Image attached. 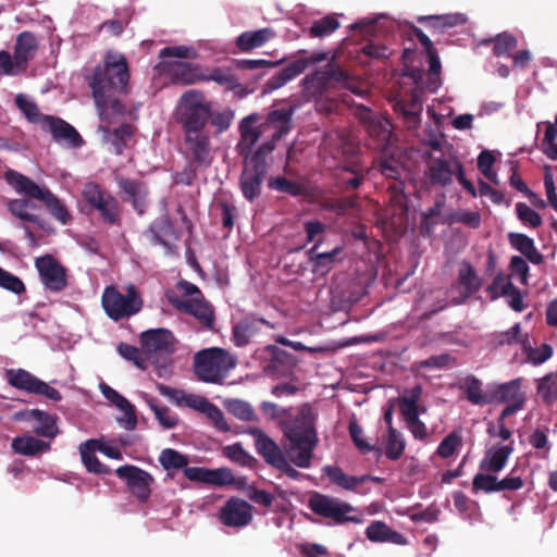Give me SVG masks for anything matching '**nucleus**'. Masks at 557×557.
Returning a JSON list of instances; mask_svg holds the SVG:
<instances>
[{"mask_svg": "<svg viewBox=\"0 0 557 557\" xmlns=\"http://www.w3.org/2000/svg\"><path fill=\"white\" fill-rule=\"evenodd\" d=\"M174 117L183 133L185 157L197 169H208L213 161L212 136L226 132L235 112L211 110L200 90L185 91L178 99Z\"/></svg>", "mask_w": 557, "mask_h": 557, "instance_id": "obj_1", "label": "nucleus"}, {"mask_svg": "<svg viewBox=\"0 0 557 557\" xmlns=\"http://www.w3.org/2000/svg\"><path fill=\"white\" fill-rule=\"evenodd\" d=\"M294 107L271 110L264 119L257 113H250L238 125L239 140L235 146L236 152L244 159H248L260 137L270 133V138L258 148L269 147V157L276 144L293 129Z\"/></svg>", "mask_w": 557, "mask_h": 557, "instance_id": "obj_2", "label": "nucleus"}, {"mask_svg": "<svg viewBox=\"0 0 557 557\" xmlns=\"http://www.w3.org/2000/svg\"><path fill=\"white\" fill-rule=\"evenodd\" d=\"M317 414L309 404H304L281 421V431L286 441L284 448L298 468L311 467L313 451L319 443L315 428Z\"/></svg>", "mask_w": 557, "mask_h": 557, "instance_id": "obj_3", "label": "nucleus"}, {"mask_svg": "<svg viewBox=\"0 0 557 557\" xmlns=\"http://www.w3.org/2000/svg\"><path fill=\"white\" fill-rule=\"evenodd\" d=\"M401 92L393 100V109L408 129L418 126V67L412 65L414 52L405 49L403 53Z\"/></svg>", "mask_w": 557, "mask_h": 557, "instance_id": "obj_4", "label": "nucleus"}, {"mask_svg": "<svg viewBox=\"0 0 557 557\" xmlns=\"http://www.w3.org/2000/svg\"><path fill=\"white\" fill-rule=\"evenodd\" d=\"M128 79L126 58L121 53L107 52L103 65L95 67L89 82L95 103L103 102V91H125Z\"/></svg>", "mask_w": 557, "mask_h": 557, "instance_id": "obj_5", "label": "nucleus"}, {"mask_svg": "<svg viewBox=\"0 0 557 557\" xmlns=\"http://www.w3.org/2000/svg\"><path fill=\"white\" fill-rule=\"evenodd\" d=\"M429 145L433 152H423V156L429 159L428 172L432 185L442 187L448 186L453 183L454 175L457 176L458 165H463L458 157L453 153L451 146L447 145L444 137L433 136L428 141L423 143Z\"/></svg>", "mask_w": 557, "mask_h": 557, "instance_id": "obj_6", "label": "nucleus"}, {"mask_svg": "<svg viewBox=\"0 0 557 557\" xmlns=\"http://www.w3.org/2000/svg\"><path fill=\"white\" fill-rule=\"evenodd\" d=\"M4 178L17 194L42 201L51 216L62 225H66L72 221V215L66 206L47 187L39 186L29 177L14 170H8L4 173Z\"/></svg>", "mask_w": 557, "mask_h": 557, "instance_id": "obj_7", "label": "nucleus"}, {"mask_svg": "<svg viewBox=\"0 0 557 557\" xmlns=\"http://www.w3.org/2000/svg\"><path fill=\"white\" fill-rule=\"evenodd\" d=\"M236 363V358L224 348H205L194 356V373L201 382L222 384Z\"/></svg>", "mask_w": 557, "mask_h": 557, "instance_id": "obj_8", "label": "nucleus"}, {"mask_svg": "<svg viewBox=\"0 0 557 557\" xmlns=\"http://www.w3.org/2000/svg\"><path fill=\"white\" fill-rule=\"evenodd\" d=\"M403 182H394L392 189V206L377 221L386 236L396 240L401 237L410 225L409 195Z\"/></svg>", "mask_w": 557, "mask_h": 557, "instance_id": "obj_9", "label": "nucleus"}, {"mask_svg": "<svg viewBox=\"0 0 557 557\" xmlns=\"http://www.w3.org/2000/svg\"><path fill=\"white\" fill-rule=\"evenodd\" d=\"M337 152L344 161L337 168L336 186L343 191L358 189L366 178L367 170L357 158L358 147L350 140L341 136L336 138Z\"/></svg>", "mask_w": 557, "mask_h": 557, "instance_id": "obj_10", "label": "nucleus"}, {"mask_svg": "<svg viewBox=\"0 0 557 557\" xmlns=\"http://www.w3.org/2000/svg\"><path fill=\"white\" fill-rule=\"evenodd\" d=\"M269 147L257 148L251 151L239 175V188L244 198L250 202L262 194V185L269 171L268 156Z\"/></svg>", "mask_w": 557, "mask_h": 557, "instance_id": "obj_11", "label": "nucleus"}, {"mask_svg": "<svg viewBox=\"0 0 557 557\" xmlns=\"http://www.w3.org/2000/svg\"><path fill=\"white\" fill-rule=\"evenodd\" d=\"M101 306L111 320L120 321L138 313L143 308V299L134 285L127 286L126 294L110 285L102 293Z\"/></svg>", "mask_w": 557, "mask_h": 557, "instance_id": "obj_12", "label": "nucleus"}, {"mask_svg": "<svg viewBox=\"0 0 557 557\" xmlns=\"http://www.w3.org/2000/svg\"><path fill=\"white\" fill-rule=\"evenodd\" d=\"M140 344L149 358L153 354H160L153 360V364L158 371V376L163 377L171 373V354L174 350V336L171 331L166 329H153L141 333Z\"/></svg>", "mask_w": 557, "mask_h": 557, "instance_id": "obj_13", "label": "nucleus"}, {"mask_svg": "<svg viewBox=\"0 0 557 557\" xmlns=\"http://www.w3.org/2000/svg\"><path fill=\"white\" fill-rule=\"evenodd\" d=\"M309 508L320 517L332 519L335 524H344L346 522L361 523L362 519L358 516H350L355 508L336 497L314 493L310 496Z\"/></svg>", "mask_w": 557, "mask_h": 557, "instance_id": "obj_14", "label": "nucleus"}, {"mask_svg": "<svg viewBox=\"0 0 557 557\" xmlns=\"http://www.w3.org/2000/svg\"><path fill=\"white\" fill-rule=\"evenodd\" d=\"M82 194L85 201L100 213L104 223L120 224V206L114 196L94 182L85 184Z\"/></svg>", "mask_w": 557, "mask_h": 557, "instance_id": "obj_15", "label": "nucleus"}, {"mask_svg": "<svg viewBox=\"0 0 557 557\" xmlns=\"http://www.w3.org/2000/svg\"><path fill=\"white\" fill-rule=\"evenodd\" d=\"M5 380L12 387L25 393L44 396L53 401L62 399V395L57 388L24 369L5 370Z\"/></svg>", "mask_w": 557, "mask_h": 557, "instance_id": "obj_16", "label": "nucleus"}, {"mask_svg": "<svg viewBox=\"0 0 557 557\" xmlns=\"http://www.w3.org/2000/svg\"><path fill=\"white\" fill-rule=\"evenodd\" d=\"M35 268L45 289L60 293L66 288L67 270L52 255L37 257Z\"/></svg>", "mask_w": 557, "mask_h": 557, "instance_id": "obj_17", "label": "nucleus"}, {"mask_svg": "<svg viewBox=\"0 0 557 557\" xmlns=\"http://www.w3.org/2000/svg\"><path fill=\"white\" fill-rule=\"evenodd\" d=\"M115 474L125 482L127 490L139 502L146 503L151 495V485L154 482L153 476L133 465H125L115 469Z\"/></svg>", "mask_w": 557, "mask_h": 557, "instance_id": "obj_18", "label": "nucleus"}, {"mask_svg": "<svg viewBox=\"0 0 557 557\" xmlns=\"http://www.w3.org/2000/svg\"><path fill=\"white\" fill-rule=\"evenodd\" d=\"M420 46H422L425 61L429 69L425 73V78L422 79L420 73V91L425 89L430 92H436L442 86V63L437 49L434 47L432 40L424 33L420 30Z\"/></svg>", "mask_w": 557, "mask_h": 557, "instance_id": "obj_19", "label": "nucleus"}, {"mask_svg": "<svg viewBox=\"0 0 557 557\" xmlns=\"http://www.w3.org/2000/svg\"><path fill=\"white\" fill-rule=\"evenodd\" d=\"M220 522L230 528H244L252 520V506L238 497H231L220 510Z\"/></svg>", "mask_w": 557, "mask_h": 557, "instance_id": "obj_20", "label": "nucleus"}, {"mask_svg": "<svg viewBox=\"0 0 557 557\" xmlns=\"http://www.w3.org/2000/svg\"><path fill=\"white\" fill-rule=\"evenodd\" d=\"M248 433L255 438L257 453L271 467L276 469L288 457L285 448L278 446L263 430L250 428Z\"/></svg>", "mask_w": 557, "mask_h": 557, "instance_id": "obj_21", "label": "nucleus"}, {"mask_svg": "<svg viewBox=\"0 0 557 557\" xmlns=\"http://www.w3.org/2000/svg\"><path fill=\"white\" fill-rule=\"evenodd\" d=\"M175 307L184 313L193 315L207 330H212L215 314L212 305L205 297H191L178 300Z\"/></svg>", "mask_w": 557, "mask_h": 557, "instance_id": "obj_22", "label": "nucleus"}, {"mask_svg": "<svg viewBox=\"0 0 557 557\" xmlns=\"http://www.w3.org/2000/svg\"><path fill=\"white\" fill-rule=\"evenodd\" d=\"M326 58V53H321L317 58H313L311 61L307 59H298L290 62L288 65H286L284 69L268 79L265 83V90L273 91L283 87L289 81L302 74L311 62L324 61Z\"/></svg>", "mask_w": 557, "mask_h": 557, "instance_id": "obj_23", "label": "nucleus"}, {"mask_svg": "<svg viewBox=\"0 0 557 557\" xmlns=\"http://www.w3.org/2000/svg\"><path fill=\"white\" fill-rule=\"evenodd\" d=\"M42 127L51 133L57 143L63 141L73 148L82 147L84 144V139L75 127L61 117L50 115Z\"/></svg>", "mask_w": 557, "mask_h": 557, "instance_id": "obj_24", "label": "nucleus"}, {"mask_svg": "<svg viewBox=\"0 0 557 557\" xmlns=\"http://www.w3.org/2000/svg\"><path fill=\"white\" fill-rule=\"evenodd\" d=\"M184 474L190 481L215 486L230 485L234 482L233 473L225 468L211 470L202 467H188L187 465Z\"/></svg>", "mask_w": 557, "mask_h": 557, "instance_id": "obj_25", "label": "nucleus"}, {"mask_svg": "<svg viewBox=\"0 0 557 557\" xmlns=\"http://www.w3.org/2000/svg\"><path fill=\"white\" fill-rule=\"evenodd\" d=\"M525 403V395L521 391V379H515L502 384L488 385V405Z\"/></svg>", "mask_w": 557, "mask_h": 557, "instance_id": "obj_26", "label": "nucleus"}, {"mask_svg": "<svg viewBox=\"0 0 557 557\" xmlns=\"http://www.w3.org/2000/svg\"><path fill=\"white\" fill-rule=\"evenodd\" d=\"M148 232L152 236L153 244L163 246L169 252H173L175 247L168 239L177 240L181 237V232L175 228L173 221L168 214L156 219L150 224Z\"/></svg>", "mask_w": 557, "mask_h": 557, "instance_id": "obj_27", "label": "nucleus"}, {"mask_svg": "<svg viewBox=\"0 0 557 557\" xmlns=\"http://www.w3.org/2000/svg\"><path fill=\"white\" fill-rule=\"evenodd\" d=\"M168 73L171 81L180 85H194L203 82L205 78L202 66L190 62H172L169 64Z\"/></svg>", "mask_w": 557, "mask_h": 557, "instance_id": "obj_28", "label": "nucleus"}, {"mask_svg": "<svg viewBox=\"0 0 557 557\" xmlns=\"http://www.w3.org/2000/svg\"><path fill=\"white\" fill-rule=\"evenodd\" d=\"M264 350L269 354V362L265 366L268 373L286 375L298 363V359L294 355L275 345H267Z\"/></svg>", "mask_w": 557, "mask_h": 557, "instance_id": "obj_29", "label": "nucleus"}, {"mask_svg": "<svg viewBox=\"0 0 557 557\" xmlns=\"http://www.w3.org/2000/svg\"><path fill=\"white\" fill-rule=\"evenodd\" d=\"M403 420L408 424L412 435L418 438V386L406 391L398 398H394Z\"/></svg>", "mask_w": 557, "mask_h": 557, "instance_id": "obj_30", "label": "nucleus"}, {"mask_svg": "<svg viewBox=\"0 0 557 557\" xmlns=\"http://www.w3.org/2000/svg\"><path fill=\"white\" fill-rule=\"evenodd\" d=\"M119 188L127 196L126 200H131L133 208L138 214H144L146 209V197L148 195V188L146 183L126 178L121 175L115 176Z\"/></svg>", "mask_w": 557, "mask_h": 557, "instance_id": "obj_31", "label": "nucleus"}, {"mask_svg": "<svg viewBox=\"0 0 557 557\" xmlns=\"http://www.w3.org/2000/svg\"><path fill=\"white\" fill-rule=\"evenodd\" d=\"M322 239H318L312 248L309 250L310 262L312 264V272L319 275H326L334 267L336 257L342 252L343 247L336 246L331 251L318 252Z\"/></svg>", "mask_w": 557, "mask_h": 557, "instance_id": "obj_32", "label": "nucleus"}, {"mask_svg": "<svg viewBox=\"0 0 557 557\" xmlns=\"http://www.w3.org/2000/svg\"><path fill=\"white\" fill-rule=\"evenodd\" d=\"M512 450L513 448L510 445L494 446L487 449L484 458L480 461V470L492 473L502 471L506 467Z\"/></svg>", "mask_w": 557, "mask_h": 557, "instance_id": "obj_33", "label": "nucleus"}, {"mask_svg": "<svg viewBox=\"0 0 557 557\" xmlns=\"http://www.w3.org/2000/svg\"><path fill=\"white\" fill-rule=\"evenodd\" d=\"M38 49L36 37L30 32L21 33L14 47L15 64L21 70H25L28 61H30Z\"/></svg>", "mask_w": 557, "mask_h": 557, "instance_id": "obj_34", "label": "nucleus"}, {"mask_svg": "<svg viewBox=\"0 0 557 557\" xmlns=\"http://www.w3.org/2000/svg\"><path fill=\"white\" fill-rule=\"evenodd\" d=\"M323 474L336 486L345 491H357L358 485L364 483L370 479L369 474L355 476L348 475L341 467L324 466L322 468Z\"/></svg>", "mask_w": 557, "mask_h": 557, "instance_id": "obj_35", "label": "nucleus"}, {"mask_svg": "<svg viewBox=\"0 0 557 557\" xmlns=\"http://www.w3.org/2000/svg\"><path fill=\"white\" fill-rule=\"evenodd\" d=\"M275 35V32L270 27L244 32L236 38V47L242 52H249L262 47L264 44L273 39Z\"/></svg>", "mask_w": 557, "mask_h": 557, "instance_id": "obj_36", "label": "nucleus"}, {"mask_svg": "<svg viewBox=\"0 0 557 557\" xmlns=\"http://www.w3.org/2000/svg\"><path fill=\"white\" fill-rule=\"evenodd\" d=\"M508 239L510 245L522 253L531 263L542 264L544 256L536 249L534 240L522 233H509Z\"/></svg>", "mask_w": 557, "mask_h": 557, "instance_id": "obj_37", "label": "nucleus"}, {"mask_svg": "<svg viewBox=\"0 0 557 557\" xmlns=\"http://www.w3.org/2000/svg\"><path fill=\"white\" fill-rule=\"evenodd\" d=\"M98 440H87L79 445V454L82 461L86 467L87 471L96 474H109L111 469L103 465L95 455L98 450Z\"/></svg>", "mask_w": 557, "mask_h": 557, "instance_id": "obj_38", "label": "nucleus"}, {"mask_svg": "<svg viewBox=\"0 0 557 557\" xmlns=\"http://www.w3.org/2000/svg\"><path fill=\"white\" fill-rule=\"evenodd\" d=\"M27 420H33L37 424L34 426V432L44 437L53 438L58 434L57 417L39 409H32L26 413Z\"/></svg>", "mask_w": 557, "mask_h": 557, "instance_id": "obj_39", "label": "nucleus"}, {"mask_svg": "<svg viewBox=\"0 0 557 557\" xmlns=\"http://www.w3.org/2000/svg\"><path fill=\"white\" fill-rule=\"evenodd\" d=\"M260 324H267L264 319L247 317L233 326V342L237 347L246 346L250 338L259 331Z\"/></svg>", "mask_w": 557, "mask_h": 557, "instance_id": "obj_40", "label": "nucleus"}, {"mask_svg": "<svg viewBox=\"0 0 557 557\" xmlns=\"http://www.w3.org/2000/svg\"><path fill=\"white\" fill-rule=\"evenodd\" d=\"M366 535L371 542H389L397 545L406 544L403 534L392 530L385 522L374 521L366 530Z\"/></svg>", "mask_w": 557, "mask_h": 557, "instance_id": "obj_41", "label": "nucleus"}, {"mask_svg": "<svg viewBox=\"0 0 557 557\" xmlns=\"http://www.w3.org/2000/svg\"><path fill=\"white\" fill-rule=\"evenodd\" d=\"M15 454L33 457L50 449V444L30 435L17 436L11 444Z\"/></svg>", "mask_w": 557, "mask_h": 557, "instance_id": "obj_42", "label": "nucleus"}, {"mask_svg": "<svg viewBox=\"0 0 557 557\" xmlns=\"http://www.w3.org/2000/svg\"><path fill=\"white\" fill-rule=\"evenodd\" d=\"M103 139L106 143L110 144L114 148L115 154H122L127 140L134 134V127L131 124L124 123L121 126L110 129L109 127H103Z\"/></svg>", "mask_w": 557, "mask_h": 557, "instance_id": "obj_43", "label": "nucleus"}, {"mask_svg": "<svg viewBox=\"0 0 557 557\" xmlns=\"http://www.w3.org/2000/svg\"><path fill=\"white\" fill-rule=\"evenodd\" d=\"M466 394V398L473 405H488V386L482 389V382L474 375L467 376L459 386Z\"/></svg>", "mask_w": 557, "mask_h": 557, "instance_id": "obj_44", "label": "nucleus"}, {"mask_svg": "<svg viewBox=\"0 0 557 557\" xmlns=\"http://www.w3.org/2000/svg\"><path fill=\"white\" fill-rule=\"evenodd\" d=\"M29 208H35L27 199H12L8 203V210L22 221L32 222L37 224L40 228H47V222L40 219L37 214L28 212Z\"/></svg>", "mask_w": 557, "mask_h": 557, "instance_id": "obj_45", "label": "nucleus"}, {"mask_svg": "<svg viewBox=\"0 0 557 557\" xmlns=\"http://www.w3.org/2000/svg\"><path fill=\"white\" fill-rule=\"evenodd\" d=\"M304 91L311 98L322 97L331 88L329 79L323 71H315L302 79Z\"/></svg>", "mask_w": 557, "mask_h": 557, "instance_id": "obj_46", "label": "nucleus"}, {"mask_svg": "<svg viewBox=\"0 0 557 557\" xmlns=\"http://www.w3.org/2000/svg\"><path fill=\"white\" fill-rule=\"evenodd\" d=\"M212 81L221 86H224L227 90H235L240 87V83L237 76L233 73L230 67H214L211 71L205 70L203 82Z\"/></svg>", "mask_w": 557, "mask_h": 557, "instance_id": "obj_47", "label": "nucleus"}, {"mask_svg": "<svg viewBox=\"0 0 557 557\" xmlns=\"http://www.w3.org/2000/svg\"><path fill=\"white\" fill-rule=\"evenodd\" d=\"M15 106L25 115L29 123L40 124L44 126V124L47 122V117L50 116L41 113L37 103L28 99L27 96L23 94H18L15 97Z\"/></svg>", "mask_w": 557, "mask_h": 557, "instance_id": "obj_48", "label": "nucleus"}, {"mask_svg": "<svg viewBox=\"0 0 557 557\" xmlns=\"http://www.w3.org/2000/svg\"><path fill=\"white\" fill-rule=\"evenodd\" d=\"M159 462L170 473L171 471L185 470L188 458L173 448H165L159 456Z\"/></svg>", "mask_w": 557, "mask_h": 557, "instance_id": "obj_49", "label": "nucleus"}, {"mask_svg": "<svg viewBox=\"0 0 557 557\" xmlns=\"http://www.w3.org/2000/svg\"><path fill=\"white\" fill-rule=\"evenodd\" d=\"M368 133L377 139L380 147H384L392 136V124L385 117H374L369 121Z\"/></svg>", "mask_w": 557, "mask_h": 557, "instance_id": "obj_50", "label": "nucleus"}, {"mask_svg": "<svg viewBox=\"0 0 557 557\" xmlns=\"http://www.w3.org/2000/svg\"><path fill=\"white\" fill-rule=\"evenodd\" d=\"M522 350L527 360L533 366L544 363L552 358L554 352L553 347L547 343H543L540 347L533 348L528 341L523 342Z\"/></svg>", "mask_w": 557, "mask_h": 557, "instance_id": "obj_51", "label": "nucleus"}, {"mask_svg": "<svg viewBox=\"0 0 557 557\" xmlns=\"http://www.w3.org/2000/svg\"><path fill=\"white\" fill-rule=\"evenodd\" d=\"M268 187L294 197L305 194V187L301 184L290 181L284 176L270 177L268 181Z\"/></svg>", "mask_w": 557, "mask_h": 557, "instance_id": "obj_52", "label": "nucleus"}, {"mask_svg": "<svg viewBox=\"0 0 557 557\" xmlns=\"http://www.w3.org/2000/svg\"><path fill=\"white\" fill-rule=\"evenodd\" d=\"M528 341V335L522 338L520 323H515L509 330L493 334L492 342L495 346L512 345Z\"/></svg>", "mask_w": 557, "mask_h": 557, "instance_id": "obj_53", "label": "nucleus"}, {"mask_svg": "<svg viewBox=\"0 0 557 557\" xmlns=\"http://www.w3.org/2000/svg\"><path fill=\"white\" fill-rule=\"evenodd\" d=\"M493 45V54L495 57L510 55V51L518 45L517 38L510 33L504 32L490 39Z\"/></svg>", "mask_w": 557, "mask_h": 557, "instance_id": "obj_54", "label": "nucleus"}, {"mask_svg": "<svg viewBox=\"0 0 557 557\" xmlns=\"http://www.w3.org/2000/svg\"><path fill=\"white\" fill-rule=\"evenodd\" d=\"M339 27V22L333 15H326L311 25L309 33L311 37H325L333 34Z\"/></svg>", "mask_w": 557, "mask_h": 557, "instance_id": "obj_55", "label": "nucleus"}, {"mask_svg": "<svg viewBox=\"0 0 557 557\" xmlns=\"http://www.w3.org/2000/svg\"><path fill=\"white\" fill-rule=\"evenodd\" d=\"M484 492L486 494L498 492V479L492 472L478 473L472 481V492Z\"/></svg>", "mask_w": 557, "mask_h": 557, "instance_id": "obj_56", "label": "nucleus"}, {"mask_svg": "<svg viewBox=\"0 0 557 557\" xmlns=\"http://www.w3.org/2000/svg\"><path fill=\"white\" fill-rule=\"evenodd\" d=\"M537 394L546 405L557 400V384L554 382V374L547 373L537 384Z\"/></svg>", "mask_w": 557, "mask_h": 557, "instance_id": "obj_57", "label": "nucleus"}, {"mask_svg": "<svg viewBox=\"0 0 557 557\" xmlns=\"http://www.w3.org/2000/svg\"><path fill=\"white\" fill-rule=\"evenodd\" d=\"M148 405L151 410L154 412V416L159 423L164 429H173L177 425L178 419L176 416L172 414L171 410L165 406H159L154 398L148 399Z\"/></svg>", "mask_w": 557, "mask_h": 557, "instance_id": "obj_58", "label": "nucleus"}, {"mask_svg": "<svg viewBox=\"0 0 557 557\" xmlns=\"http://www.w3.org/2000/svg\"><path fill=\"white\" fill-rule=\"evenodd\" d=\"M405 442L401 434L394 428L388 430L385 455L388 459L397 460L404 453Z\"/></svg>", "mask_w": 557, "mask_h": 557, "instance_id": "obj_59", "label": "nucleus"}, {"mask_svg": "<svg viewBox=\"0 0 557 557\" xmlns=\"http://www.w3.org/2000/svg\"><path fill=\"white\" fill-rule=\"evenodd\" d=\"M459 281L470 294L478 292L481 287V280L470 263H466L465 269L460 270Z\"/></svg>", "mask_w": 557, "mask_h": 557, "instance_id": "obj_60", "label": "nucleus"}, {"mask_svg": "<svg viewBox=\"0 0 557 557\" xmlns=\"http://www.w3.org/2000/svg\"><path fill=\"white\" fill-rule=\"evenodd\" d=\"M117 351L124 359L133 362L137 368L141 370L146 369V358L137 347L121 343L117 346Z\"/></svg>", "mask_w": 557, "mask_h": 557, "instance_id": "obj_61", "label": "nucleus"}, {"mask_svg": "<svg viewBox=\"0 0 557 557\" xmlns=\"http://www.w3.org/2000/svg\"><path fill=\"white\" fill-rule=\"evenodd\" d=\"M516 213L523 224H528L534 228L542 224L541 215L524 202H518L516 205Z\"/></svg>", "mask_w": 557, "mask_h": 557, "instance_id": "obj_62", "label": "nucleus"}, {"mask_svg": "<svg viewBox=\"0 0 557 557\" xmlns=\"http://www.w3.org/2000/svg\"><path fill=\"white\" fill-rule=\"evenodd\" d=\"M0 287L4 288L7 290H10L16 295H21L22 293L25 292V285H24L23 281L18 276L5 271L1 267H0Z\"/></svg>", "mask_w": 557, "mask_h": 557, "instance_id": "obj_63", "label": "nucleus"}, {"mask_svg": "<svg viewBox=\"0 0 557 557\" xmlns=\"http://www.w3.org/2000/svg\"><path fill=\"white\" fill-rule=\"evenodd\" d=\"M262 413L271 419L275 420L281 426V421L290 416L293 412L292 408H283L275 403L263 401L260 406Z\"/></svg>", "mask_w": 557, "mask_h": 557, "instance_id": "obj_64", "label": "nucleus"}]
</instances>
